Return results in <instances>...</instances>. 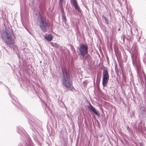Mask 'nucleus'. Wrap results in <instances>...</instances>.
Listing matches in <instances>:
<instances>
[{"label":"nucleus","instance_id":"9b49d317","mask_svg":"<svg viewBox=\"0 0 146 146\" xmlns=\"http://www.w3.org/2000/svg\"><path fill=\"white\" fill-rule=\"evenodd\" d=\"M45 38L47 41H50L52 40V36L51 35L46 34L44 36Z\"/></svg>","mask_w":146,"mask_h":146},{"label":"nucleus","instance_id":"39448f33","mask_svg":"<svg viewBox=\"0 0 146 146\" xmlns=\"http://www.w3.org/2000/svg\"><path fill=\"white\" fill-rule=\"evenodd\" d=\"M138 56V54L136 52L133 53V54L131 55V59L133 65L136 68L137 72L140 70L141 67L140 65L139 62L135 60Z\"/></svg>","mask_w":146,"mask_h":146},{"label":"nucleus","instance_id":"b1692460","mask_svg":"<svg viewBox=\"0 0 146 146\" xmlns=\"http://www.w3.org/2000/svg\"><path fill=\"white\" fill-rule=\"evenodd\" d=\"M63 0H59V3L60 4V3L62 4V3Z\"/></svg>","mask_w":146,"mask_h":146},{"label":"nucleus","instance_id":"f3484780","mask_svg":"<svg viewBox=\"0 0 146 146\" xmlns=\"http://www.w3.org/2000/svg\"><path fill=\"white\" fill-rule=\"evenodd\" d=\"M102 17L105 19L106 24L108 25L109 24V22L106 18L104 15H102Z\"/></svg>","mask_w":146,"mask_h":146},{"label":"nucleus","instance_id":"4468645a","mask_svg":"<svg viewBox=\"0 0 146 146\" xmlns=\"http://www.w3.org/2000/svg\"><path fill=\"white\" fill-rule=\"evenodd\" d=\"M133 28H134L133 31H134V33L133 35H138V33L137 29L135 27H133Z\"/></svg>","mask_w":146,"mask_h":146},{"label":"nucleus","instance_id":"f8f14e48","mask_svg":"<svg viewBox=\"0 0 146 146\" xmlns=\"http://www.w3.org/2000/svg\"><path fill=\"white\" fill-rule=\"evenodd\" d=\"M30 124L32 125V126L34 128H36V129H38V126L37 125L35 122H33L32 123H29Z\"/></svg>","mask_w":146,"mask_h":146},{"label":"nucleus","instance_id":"393cba45","mask_svg":"<svg viewBox=\"0 0 146 146\" xmlns=\"http://www.w3.org/2000/svg\"><path fill=\"white\" fill-rule=\"evenodd\" d=\"M130 32L131 35H133L132 29H130Z\"/></svg>","mask_w":146,"mask_h":146},{"label":"nucleus","instance_id":"20e7f679","mask_svg":"<svg viewBox=\"0 0 146 146\" xmlns=\"http://www.w3.org/2000/svg\"><path fill=\"white\" fill-rule=\"evenodd\" d=\"M38 21L39 23V27L42 32L45 33L49 30L50 24L46 19L41 16Z\"/></svg>","mask_w":146,"mask_h":146},{"label":"nucleus","instance_id":"6e6552de","mask_svg":"<svg viewBox=\"0 0 146 146\" xmlns=\"http://www.w3.org/2000/svg\"><path fill=\"white\" fill-rule=\"evenodd\" d=\"M9 95L12 99L11 101L13 104L18 108H19L22 110V107L21 105L19 103V101L17 98L14 95L10 94L9 92Z\"/></svg>","mask_w":146,"mask_h":146},{"label":"nucleus","instance_id":"0eeeda50","mask_svg":"<svg viewBox=\"0 0 146 146\" xmlns=\"http://www.w3.org/2000/svg\"><path fill=\"white\" fill-rule=\"evenodd\" d=\"M102 85L104 87L107 83L109 79V76L108 71L106 70H104L103 72Z\"/></svg>","mask_w":146,"mask_h":146},{"label":"nucleus","instance_id":"cd10ccee","mask_svg":"<svg viewBox=\"0 0 146 146\" xmlns=\"http://www.w3.org/2000/svg\"><path fill=\"white\" fill-rule=\"evenodd\" d=\"M95 0V1H97V0Z\"/></svg>","mask_w":146,"mask_h":146},{"label":"nucleus","instance_id":"bb28decb","mask_svg":"<svg viewBox=\"0 0 146 146\" xmlns=\"http://www.w3.org/2000/svg\"><path fill=\"white\" fill-rule=\"evenodd\" d=\"M119 29H118V30H119Z\"/></svg>","mask_w":146,"mask_h":146},{"label":"nucleus","instance_id":"f03ea898","mask_svg":"<svg viewBox=\"0 0 146 146\" xmlns=\"http://www.w3.org/2000/svg\"><path fill=\"white\" fill-rule=\"evenodd\" d=\"M1 35L3 41L6 45L10 47H11V46L13 47V45L14 43V35L12 31L9 29L3 31Z\"/></svg>","mask_w":146,"mask_h":146},{"label":"nucleus","instance_id":"412c9836","mask_svg":"<svg viewBox=\"0 0 146 146\" xmlns=\"http://www.w3.org/2000/svg\"><path fill=\"white\" fill-rule=\"evenodd\" d=\"M73 5L74 6L75 8L78 6L77 3H76V4H74V5Z\"/></svg>","mask_w":146,"mask_h":146},{"label":"nucleus","instance_id":"4be33fe9","mask_svg":"<svg viewBox=\"0 0 146 146\" xmlns=\"http://www.w3.org/2000/svg\"><path fill=\"white\" fill-rule=\"evenodd\" d=\"M50 44L52 46H54V43L52 42H50Z\"/></svg>","mask_w":146,"mask_h":146},{"label":"nucleus","instance_id":"1a4fd4ad","mask_svg":"<svg viewBox=\"0 0 146 146\" xmlns=\"http://www.w3.org/2000/svg\"><path fill=\"white\" fill-rule=\"evenodd\" d=\"M88 108L90 109L92 111L98 116H99L100 115V114L99 111H97L90 103L89 106H88Z\"/></svg>","mask_w":146,"mask_h":146},{"label":"nucleus","instance_id":"aec40b11","mask_svg":"<svg viewBox=\"0 0 146 146\" xmlns=\"http://www.w3.org/2000/svg\"><path fill=\"white\" fill-rule=\"evenodd\" d=\"M53 47H55L56 48H58L59 47V45L56 43H54V46Z\"/></svg>","mask_w":146,"mask_h":146},{"label":"nucleus","instance_id":"f257e3e1","mask_svg":"<svg viewBox=\"0 0 146 146\" xmlns=\"http://www.w3.org/2000/svg\"><path fill=\"white\" fill-rule=\"evenodd\" d=\"M62 76L61 81L62 84L66 88L64 92H67L69 90L73 91L74 89L72 85V81L68 71L66 69L64 68L62 69Z\"/></svg>","mask_w":146,"mask_h":146},{"label":"nucleus","instance_id":"ddd939ff","mask_svg":"<svg viewBox=\"0 0 146 146\" xmlns=\"http://www.w3.org/2000/svg\"><path fill=\"white\" fill-rule=\"evenodd\" d=\"M84 57V60H86L87 62H88L89 60L90 56L88 54Z\"/></svg>","mask_w":146,"mask_h":146},{"label":"nucleus","instance_id":"7ed1b4c3","mask_svg":"<svg viewBox=\"0 0 146 146\" xmlns=\"http://www.w3.org/2000/svg\"><path fill=\"white\" fill-rule=\"evenodd\" d=\"M17 131L23 137H21L22 140L24 141L27 146H33V143L29 136L27 134L26 132L21 127H19Z\"/></svg>","mask_w":146,"mask_h":146},{"label":"nucleus","instance_id":"a211bd4d","mask_svg":"<svg viewBox=\"0 0 146 146\" xmlns=\"http://www.w3.org/2000/svg\"><path fill=\"white\" fill-rule=\"evenodd\" d=\"M70 1L71 3L73 5L77 3L76 0H70Z\"/></svg>","mask_w":146,"mask_h":146},{"label":"nucleus","instance_id":"a878e982","mask_svg":"<svg viewBox=\"0 0 146 146\" xmlns=\"http://www.w3.org/2000/svg\"><path fill=\"white\" fill-rule=\"evenodd\" d=\"M116 67H117V65H116L115 66V71H116V70H117Z\"/></svg>","mask_w":146,"mask_h":146},{"label":"nucleus","instance_id":"5701e85b","mask_svg":"<svg viewBox=\"0 0 146 146\" xmlns=\"http://www.w3.org/2000/svg\"><path fill=\"white\" fill-rule=\"evenodd\" d=\"M136 38L137 39H138V40H139L140 38V37H139V36L138 35H137L136 36Z\"/></svg>","mask_w":146,"mask_h":146},{"label":"nucleus","instance_id":"2eb2a0df","mask_svg":"<svg viewBox=\"0 0 146 146\" xmlns=\"http://www.w3.org/2000/svg\"><path fill=\"white\" fill-rule=\"evenodd\" d=\"M143 60L146 66V54L145 53L144 54V55L143 56Z\"/></svg>","mask_w":146,"mask_h":146},{"label":"nucleus","instance_id":"9d476101","mask_svg":"<svg viewBox=\"0 0 146 146\" xmlns=\"http://www.w3.org/2000/svg\"><path fill=\"white\" fill-rule=\"evenodd\" d=\"M61 12L62 15V21L66 23V19L64 11L63 9H61Z\"/></svg>","mask_w":146,"mask_h":146},{"label":"nucleus","instance_id":"423d86ee","mask_svg":"<svg viewBox=\"0 0 146 146\" xmlns=\"http://www.w3.org/2000/svg\"><path fill=\"white\" fill-rule=\"evenodd\" d=\"M79 50L80 55L84 57L88 54V45L86 44H82L80 46Z\"/></svg>","mask_w":146,"mask_h":146},{"label":"nucleus","instance_id":"6ab92c4d","mask_svg":"<svg viewBox=\"0 0 146 146\" xmlns=\"http://www.w3.org/2000/svg\"><path fill=\"white\" fill-rule=\"evenodd\" d=\"M75 8L76 10H77L78 12L80 13L81 12V11L79 6L75 7Z\"/></svg>","mask_w":146,"mask_h":146},{"label":"nucleus","instance_id":"dca6fc26","mask_svg":"<svg viewBox=\"0 0 146 146\" xmlns=\"http://www.w3.org/2000/svg\"><path fill=\"white\" fill-rule=\"evenodd\" d=\"M127 130L128 132L130 133H132V130L131 129L129 128L128 126H127Z\"/></svg>","mask_w":146,"mask_h":146}]
</instances>
